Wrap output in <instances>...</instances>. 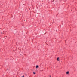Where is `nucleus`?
Wrapping results in <instances>:
<instances>
[{
	"label": "nucleus",
	"instance_id": "39448f33",
	"mask_svg": "<svg viewBox=\"0 0 77 77\" xmlns=\"http://www.w3.org/2000/svg\"><path fill=\"white\" fill-rule=\"evenodd\" d=\"M49 77H51V75H50V76H49Z\"/></svg>",
	"mask_w": 77,
	"mask_h": 77
},
{
	"label": "nucleus",
	"instance_id": "423d86ee",
	"mask_svg": "<svg viewBox=\"0 0 77 77\" xmlns=\"http://www.w3.org/2000/svg\"><path fill=\"white\" fill-rule=\"evenodd\" d=\"M1 33H2V32Z\"/></svg>",
	"mask_w": 77,
	"mask_h": 77
},
{
	"label": "nucleus",
	"instance_id": "7ed1b4c3",
	"mask_svg": "<svg viewBox=\"0 0 77 77\" xmlns=\"http://www.w3.org/2000/svg\"><path fill=\"white\" fill-rule=\"evenodd\" d=\"M59 58H57V60L58 61H59Z\"/></svg>",
	"mask_w": 77,
	"mask_h": 77
},
{
	"label": "nucleus",
	"instance_id": "20e7f679",
	"mask_svg": "<svg viewBox=\"0 0 77 77\" xmlns=\"http://www.w3.org/2000/svg\"><path fill=\"white\" fill-rule=\"evenodd\" d=\"M33 74H36V73H35V72H34L33 73Z\"/></svg>",
	"mask_w": 77,
	"mask_h": 77
},
{
	"label": "nucleus",
	"instance_id": "f03ea898",
	"mask_svg": "<svg viewBox=\"0 0 77 77\" xmlns=\"http://www.w3.org/2000/svg\"><path fill=\"white\" fill-rule=\"evenodd\" d=\"M66 74H69V72L68 71L66 72Z\"/></svg>",
	"mask_w": 77,
	"mask_h": 77
},
{
	"label": "nucleus",
	"instance_id": "f257e3e1",
	"mask_svg": "<svg viewBox=\"0 0 77 77\" xmlns=\"http://www.w3.org/2000/svg\"><path fill=\"white\" fill-rule=\"evenodd\" d=\"M39 68V66L38 65L36 66V68Z\"/></svg>",
	"mask_w": 77,
	"mask_h": 77
}]
</instances>
